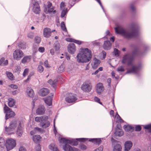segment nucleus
Masks as SVG:
<instances>
[{
    "label": "nucleus",
    "mask_w": 151,
    "mask_h": 151,
    "mask_svg": "<svg viewBox=\"0 0 151 151\" xmlns=\"http://www.w3.org/2000/svg\"><path fill=\"white\" fill-rule=\"evenodd\" d=\"M115 117H116V122L118 123H123L124 121L118 114L117 112L116 113Z\"/></svg>",
    "instance_id": "obj_35"
},
{
    "label": "nucleus",
    "mask_w": 151,
    "mask_h": 151,
    "mask_svg": "<svg viewBox=\"0 0 151 151\" xmlns=\"http://www.w3.org/2000/svg\"><path fill=\"white\" fill-rule=\"evenodd\" d=\"M53 96V95H52L51 96H49L43 98V100L45 103L49 106H51L52 104V96Z\"/></svg>",
    "instance_id": "obj_22"
},
{
    "label": "nucleus",
    "mask_w": 151,
    "mask_h": 151,
    "mask_svg": "<svg viewBox=\"0 0 151 151\" xmlns=\"http://www.w3.org/2000/svg\"><path fill=\"white\" fill-rule=\"evenodd\" d=\"M38 50L40 52H43L45 51V48L44 47H40Z\"/></svg>",
    "instance_id": "obj_59"
},
{
    "label": "nucleus",
    "mask_w": 151,
    "mask_h": 151,
    "mask_svg": "<svg viewBox=\"0 0 151 151\" xmlns=\"http://www.w3.org/2000/svg\"><path fill=\"white\" fill-rule=\"evenodd\" d=\"M123 128L125 131L129 132H131L134 130V128L133 127L128 125H124Z\"/></svg>",
    "instance_id": "obj_23"
},
{
    "label": "nucleus",
    "mask_w": 151,
    "mask_h": 151,
    "mask_svg": "<svg viewBox=\"0 0 151 151\" xmlns=\"http://www.w3.org/2000/svg\"><path fill=\"white\" fill-rule=\"evenodd\" d=\"M67 13V10L66 9H64L61 12V17H65V15Z\"/></svg>",
    "instance_id": "obj_50"
},
{
    "label": "nucleus",
    "mask_w": 151,
    "mask_h": 151,
    "mask_svg": "<svg viewBox=\"0 0 151 151\" xmlns=\"http://www.w3.org/2000/svg\"><path fill=\"white\" fill-rule=\"evenodd\" d=\"M94 100L95 101H96L99 103V104H100L101 105L102 104V103L100 101V99L98 98L97 97H95L94 98Z\"/></svg>",
    "instance_id": "obj_54"
},
{
    "label": "nucleus",
    "mask_w": 151,
    "mask_h": 151,
    "mask_svg": "<svg viewBox=\"0 0 151 151\" xmlns=\"http://www.w3.org/2000/svg\"><path fill=\"white\" fill-rule=\"evenodd\" d=\"M8 106L10 107H12L14 106L15 103V101L12 98H10L8 99Z\"/></svg>",
    "instance_id": "obj_33"
},
{
    "label": "nucleus",
    "mask_w": 151,
    "mask_h": 151,
    "mask_svg": "<svg viewBox=\"0 0 151 151\" xmlns=\"http://www.w3.org/2000/svg\"><path fill=\"white\" fill-rule=\"evenodd\" d=\"M54 8L53 7H50L48 8V12L49 13H51L53 12L54 14H55V13L56 11L55 10H54Z\"/></svg>",
    "instance_id": "obj_46"
},
{
    "label": "nucleus",
    "mask_w": 151,
    "mask_h": 151,
    "mask_svg": "<svg viewBox=\"0 0 151 151\" xmlns=\"http://www.w3.org/2000/svg\"><path fill=\"white\" fill-rule=\"evenodd\" d=\"M17 125V123L16 120H13L10 122L8 127H5V131L8 132H10L14 129Z\"/></svg>",
    "instance_id": "obj_8"
},
{
    "label": "nucleus",
    "mask_w": 151,
    "mask_h": 151,
    "mask_svg": "<svg viewBox=\"0 0 151 151\" xmlns=\"http://www.w3.org/2000/svg\"><path fill=\"white\" fill-rule=\"evenodd\" d=\"M115 29L116 33L121 35L126 38H130L134 37H137L139 35L137 28L136 26L132 28V31L131 32L125 31L122 27L120 26L116 27Z\"/></svg>",
    "instance_id": "obj_2"
},
{
    "label": "nucleus",
    "mask_w": 151,
    "mask_h": 151,
    "mask_svg": "<svg viewBox=\"0 0 151 151\" xmlns=\"http://www.w3.org/2000/svg\"><path fill=\"white\" fill-rule=\"evenodd\" d=\"M4 113L6 114V119L10 117H13L15 115V113L13 111H10V109L5 104L4 105Z\"/></svg>",
    "instance_id": "obj_7"
},
{
    "label": "nucleus",
    "mask_w": 151,
    "mask_h": 151,
    "mask_svg": "<svg viewBox=\"0 0 151 151\" xmlns=\"http://www.w3.org/2000/svg\"><path fill=\"white\" fill-rule=\"evenodd\" d=\"M34 129L36 132L37 131L38 132H41L42 130V129L41 128L38 127H35L34 128Z\"/></svg>",
    "instance_id": "obj_60"
},
{
    "label": "nucleus",
    "mask_w": 151,
    "mask_h": 151,
    "mask_svg": "<svg viewBox=\"0 0 151 151\" xmlns=\"http://www.w3.org/2000/svg\"><path fill=\"white\" fill-rule=\"evenodd\" d=\"M133 55L130 53H128L124 55L122 60L123 64H127L128 65H132L134 60V56L137 55L138 54V51L137 49L133 50L132 52Z\"/></svg>",
    "instance_id": "obj_3"
},
{
    "label": "nucleus",
    "mask_w": 151,
    "mask_h": 151,
    "mask_svg": "<svg viewBox=\"0 0 151 151\" xmlns=\"http://www.w3.org/2000/svg\"><path fill=\"white\" fill-rule=\"evenodd\" d=\"M66 40L68 42H73L74 39L70 38H67L66 39Z\"/></svg>",
    "instance_id": "obj_61"
},
{
    "label": "nucleus",
    "mask_w": 151,
    "mask_h": 151,
    "mask_svg": "<svg viewBox=\"0 0 151 151\" xmlns=\"http://www.w3.org/2000/svg\"><path fill=\"white\" fill-rule=\"evenodd\" d=\"M115 134L117 136H121L124 134V132L122 129L117 127L116 128Z\"/></svg>",
    "instance_id": "obj_26"
},
{
    "label": "nucleus",
    "mask_w": 151,
    "mask_h": 151,
    "mask_svg": "<svg viewBox=\"0 0 151 151\" xmlns=\"http://www.w3.org/2000/svg\"><path fill=\"white\" fill-rule=\"evenodd\" d=\"M5 142L4 139L1 138H0V146H2L5 144Z\"/></svg>",
    "instance_id": "obj_47"
},
{
    "label": "nucleus",
    "mask_w": 151,
    "mask_h": 151,
    "mask_svg": "<svg viewBox=\"0 0 151 151\" xmlns=\"http://www.w3.org/2000/svg\"><path fill=\"white\" fill-rule=\"evenodd\" d=\"M135 131H139L141 129V127L139 125H137L135 127Z\"/></svg>",
    "instance_id": "obj_57"
},
{
    "label": "nucleus",
    "mask_w": 151,
    "mask_h": 151,
    "mask_svg": "<svg viewBox=\"0 0 151 151\" xmlns=\"http://www.w3.org/2000/svg\"><path fill=\"white\" fill-rule=\"evenodd\" d=\"M103 149V146H101L97 149L94 150L93 151H102Z\"/></svg>",
    "instance_id": "obj_52"
},
{
    "label": "nucleus",
    "mask_w": 151,
    "mask_h": 151,
    "mask_svg": "<svg viewBox=\"0 0 151 151\" xmlns=\"http://www.w3.org/2000/svg\"><path fill=\"white\" fill-rule=\"evenodd\" d=\"M19 151H26V150L23 147H21L19 149Z\"/></svg>",
    "instance_id": "obj_64"
},
{
    "label": "nucleus",
    "mask_w": 151,
    "mask_h": 151,
    "mask_svg": "<svg viewBox=\"0 0 151 151\" xmlns=\"http://www.w3.org/2000/svg\"><path fill=\"white\" fill-rule=\"evenodd\" d=\"M59 141L60 143H68L73 146H76L78 144L77 141L73 139H68L65 138H61L59 139Z\"/></svg>",
    "instance_id": "obj_6"
},
{
    "label": "nucleus",
    "mask_w": 151,
    "mask_h": 151,
    "mask_svg": "<svg viewBox=\"0 0 151 151\" xmlns=\"http://www.w3.org/2000/svg\"><path fill=\"white\" fill-rule=\"evenodd\" d=\"M76 140L80 142H84L86 141H87L88 140V139L85 138H81L77 139Z\"/></svg>",
    "instance_id": "obj_51"
},
{
    "label": "nucleus",
    "mask_w": 151,
    "mask_h": 151,
    "mask_svg": "<svg viewBox=\"0 0 151 151\" xmlns=\"http://www.w3.org/2000/svg\"><path fill=\"white\" fill-rule=\"evenodd\" d=\"M50 125V122L48 120L44 122L43 123L40 124V127H42L43 128H46L48 127Z\"/></svg>",
    "instance_id": "obj_31"
},
{
    "label": "nucleus",
    "mask_w": 151,
    "mask_h": 151,
    "mask_svg": "<svg viewBox=\"0 0 151 151\" xmlns=\"http://www.w3.org/2000/svg\"><path fill=\"white\" fill-rule=\"evenodd\" d=\"M73 42L75 43L78 45H81L82 43V42L80 40H76L74 39Z\"/></svg>",
    "instance_id": "obj_56"
},
{
    "label": "nucleus",
    "mask_w": 151,
    "mask_h": 151,
    "mask_svg": "<svg viewBox=\"0 0 151 151\" xmlns=\"http://www.w3.org/2000/svg\"><path fill=\"white\" fill-rule=\"evenodd\" d=\"M89 141L93 143L94 144L98 145L100 144L101 142V140L100 138L90 139Z\"/></svg>",
    "instance_id": "obj_27"
},
{
    "label": "nucleus",
    "mask_w": 151,
    "mask_h": 151,
    "mask_svg": "<svg viewBox=\"0 0 151 151\" xmlns=\"http://www.w3.org/2000/svg\"><path fill=\"white\" fill-rule=\"evenodd\" d=\"M41 139V137L39 135H35L33 137V140L36 143L39 142Z\"/></svg>",
    "instance_id": "obj_30"
},
{
    "label": "nucleus",
    "mask_w": 151,
    "mask_h": 151,
    "mask_svg": "<svg viewBox=\"0 0 151 151\" xmlns=\"http://www.w3.org/2000/svg\"><path fill=\"white\" fill-rule=\"evenodd\" d=\"M45 111V109L43 106H40L37 109L36 113L37 115H43L44 114Z\"/></svg>",
    "instance_id": "obj_19"
},
{
    "label": "nucleus",
    "mask_w": 151,
    "mask_h": 151,
    "mask_svg": "<svg viewBox=\"0 0 151 151\" xmlns=\"http://www.w3.org/2000/svg\"><path fill=\"white\" fill-rule=\"evenodd\" d=\"M114 52L115 56H118L119 55L120 52L117 49L114 48Z\"/></svg>",
    "instance_id": "obj_42"
},
{
    "label": "nucleus",
    "mask_w": 151,
    "mask_h": 151,
    "mask_svg": "<svg viewBox=\"0 0 151 151\" xmlns=\"http://www.w3.org/2000/svg\"><path fill=\"white\" fill-rule=\"evenodd\" d=\"M41 38L39 37L36 36L35 37V40L36 43H39L41 41Z\"/></svg>",
    "instance_id": "obj_44"
},
{
    "label": "nucleus",
    "mask_w": 151,
    "mask_h": 151,
    "mask_svg": "<svg viewBox=\"0 0 151 151\" xmlns=\"http://www.w3.org/2000/svg\"><path fill=\"white\" fill-rule=\"evenodd\" d=\"M23 133V128L21 126V122L19 123L17 134L19 136H21Z\"/></svg>",
    "instance_id": "obj_25"
},
{
    "label": "nucleus",
    "mask_w": 151,
    "mask_h": 151,
    "mask_svg": "<svg viewBox=\"0 0 151 151\" xmlns=\"http://www.w3.org/2000/svg\"><path fill=\"white\" fill-rule=\"evenodd\" d=\"M6 74L8 78L11 80H14V77L13 74L10 72H6Z\"/></svg>",
    "instance_id": "obj_38"
},
{
    "label": "nucleus",
    "mask_w": 151,
    "mask_h": 151,
    "mask_svg": "<svg viewBox=\"0 0 151 151\" xmlns=\"http://www.w3.org/2000/svg\"><path fill=\"white\" fill-rule=\"evenodd\" d=\"M80 148L81 150H84L86 149L87 147L85 145L82 144L80 145Z\"/></svg>",
    "instance_id": "obj_48"
},
{
    "label": "nucleus",
    "mask_w": 151,
    "mask_h": 151,
    "mask_svg": "<svg viewBox=\"0 0 151 151\" xmlns=\"http://www.w3.org/2000/svg\"><path fill=\"white\" fill-rule=\"evenodd\" d=\"M49 148L53 151H59L57 147L53 144H51L49 146Z\"/></svg>",
    "instance_id": "obj_34"
},
{
    "label": "nucleus",
    "mask_w": 151,
    "mask_h": 151,
    "mask_svg": "<svg viewBox=\"0 0 151 151\" xmlns=\"http://www.w3.org/2000/svg\"><path fill=\"white\" fill-rule=\"evenodd\" d=\"M49 93V90L47 88H43L40 90L39 92V94L41 96H44L47 95Z\"/></svg>",
    "instance_id": "obj_20"
},
{
    "label": "nucleus",
    "mask_w": 151,
    "mask_h": 151,
    "mask_svg": "<svg viewBox=\"0 0 151 151\" xmlns=\"http://www.w3.org/2000/svg\"><path fill=\"white\" fill-rule=\"evenodd\" d=\"M22 52L20 50H16L13 53V57L14 59L19 60L23 56Z\"/></svg>",
    "instance_id": "obj_10"
},
{
    "label": "nucleus",
    "mask_w": 151,
    "mask_h": 151,
    "mask_svg": "<svg viewBox=\"0 0 151 151\" xmlns=\"http://www.w3.org/2000/svg\"><path fill=\"white\" fill-rule=\"evenodd\" d=\"M107 82L108 83V86L110 87V84L111 82V78H108L107 80Z\"/></svg>",
    "instance_id": "obj_58"
},
{
    "label": "nucleus",
    "mask_w": 151,
    "mask_h": 151,
    "mask_svg": "<svg viewBox=\"0 0 151 151\" xmlns=\"http://www.w3.org/2000/svg\"><path fill=\"white\" fill-rule=\"evenodd\" d=\"M63 149L65 151H79L78 149L76 148H73L68 145V143H63Z\"/></svg>",
    "instance_id": "obj_14"
},
{
    "label": "nucleus",
    "mask_w": 151,
    "mask_h": 151,
    "mask_svg": "<svg viewBox=\"0 0 151 151\" xmlns=\"http://www.w3.org/2000/svg\"><path fill=\"white\" fill-rule=\"evenodd\" d=\"M29 69L27 68H25L23 73V76L24 77L26 76L28 74L29 72Z\"/></svg>",
    "instance_id": "obj_45"
},
{
    "label": "nucleus",
    "mask_w": 151,
    "mask_h": 151,
    "mask_svg": "<svg viewBox=\"0 0 151 151\" xmlns=\"http://www.w3.org/2000/svg\"><path fill=\"white\" fill-rule=\"evenodd\" d=\"M68 52L71 54H74L76 51V47L75 44L73 43H70L67 46Z\"/></svg>",
    "instance_id": "obj_13"
},
{
    "label": "nucleus",
    "mask_w": 151,
    "mask_h": 151,
    "mask_svg": "<svg viewBox=\"0 0 151 151\" xmlns=\"http://www.w3.org/2000/svg\"><path fill=\"white\" fill-rule=\"evenodd\" d=\"M111 44L109 41H106L104 42L103 47L105 50H110L111 48Z\"/></svg>",
    "instance_id": "obj_21"
},
{
    "label": "nucleus",
    "mask_w": 151,
    "mask_h": 151,
    "mask_svg": "<svg viewBox=\"0 0 151 151\" xmlns=\"http://www.w3.org/2000/svg\"><path fill=\"white\" fill-rule=\"evenodd\" d=\"M132 142L130 141H127L125 142V151H128L132 147Z\"/></svg>",
    "instance_id": "obj_24"
},
{
    "label": "nucleus",
    "mask_w": 151,
    "mask_h": 151,
    "mask_svg": "<svg viewBox=\"0 0 151 151\" xmlns=\"http://www.w3.org/2000/svg\"><path fill=\"white\" fill-rule=\"evenodd\" d=\"M100 63V60L96 58H94L91 64L92 67L94 69L96 68Z\"/></svg>",
    "instance_id": "obj_18"
},
{
    "label": "nucleus",
    "mask_w": 151,
    "mask_h": 151,
    "mask_svg": "<svg viewBox=\"0 0 151 151\" xmlns=\"http://www.w3.org/2000/svg\"><path fill=\"white\" fill-rule=\"evenodd\" d=\"M52 32L50 28L48 27L45 28L43 30V35L44 37L46 38L50 37L51 36Z\"/></svg>",
    "instance_id": "obj_16"
},
{
    "label": "nucleus",
    "mask_w": 151,
    "mask_h": 151,
    "mask_svg": "<svg viewBox=\"0 0 151 151\" xmlns=\"http://www.w3.org/2000/svg\"><path fill=\"white\" fill-rule=\"evenodd\" d=\"M9 86L11 88L14 89H17L18 88L17 86L14 84H11Z\"/></svg>",
    "instance_id": "obj_62"
},
{
    "label": "nucleus",
    "mask_w": 151,
    "mask_h": 151,
    "mask_svg": "<svg viewBox=\"0 0 151 151\" xmlns=\"http://www.w3.org/2000/svg\"><path fill=\"white\" fill-rule=\"evenodd\" d=\"M61 27L62 29L64 32H67V30L65 25L63 22H62L61 24Z\"/></svg>",
    "instance_id": "obj_40"
},
{
    "label": "nucleus",
    "mask_w": 151,
    "mask_h": 151,
    "mask_svg": "<svg viewBox=\"0 0 151 151\" xmlns=\"http://www.w3.org/2000/svg\"><path fill=\"white\" fill-rule=\"evenodd\" d=\"M44 69L43 67L41 65H39L37 68V70L40 73H42Z\"/></svg>",
    "instance_id": "obj_39"
},
{
    "label": "nucleus",
    "mask_w": 151,
    "mask_h": 151,
    "mask_svg": "<svg viewBox=\"0 0 151 151\" xmlns=\"http://www.w3.org/2000/svg\"><path fill=\"white\" fill-rule=\"evenodd\" d=\"M28 95L30 97H32L34 95V92L33 89L31 88L28 87L27 90Z\"/></svg>",
    "instance_id": "obj_28"
},
{
    "label": "nucleus",
    "mask_w": 151,
    "mask_h": 151,
    "mask_svg": "<svg viewBox=\"0 0 151 151\" xmlns=\"http://www.w3.org/2000/svg\"><path fill=\"white\" fill-rule=\"evenodd\" d=\"M44 65L46 68H50V66L48 64V62L47 60L45 61L44 62Z\"/></svg>",
    "instance_id": "obj_55"
},
{
    "label": "nucleus",
    "mask_w": 151,
    "mask_h": 151,
    "mask_svg": "<svg viewBox=\"0 0 151 151\" xmlns=\"http://www.w3.org/2000/svg\"><path fill=\"white\" fill-rule=\"evenodd\" d=\"M117 71H118L123 72L124 71V69L123 67L121 66L117 68Z\"/></svg>",
    "instance_id": "obj_53"
},
{
    "label": "nucleus",
    "mask_w": 151,
    "mask_h": 151,
    "mask_svg": "<svg viewBox=\"0 0 151 151\" xmlns=\"http://www.w3.org/2000/svg\"><path fill=\"white\" fill-rule=\"evenodd\" d=\"M92 88V85L90 81H86L81 86V90L83 91L86 92H90Z\"/></svg>",
    "instance_id": "obj_5"
},
{
    "label": "nucleus",
    "mask_w": 151,
    "mask_h": 151,
    "mask_svg": "<svg viewBox=\"0 0 151 151\" xmlns=\"http://www.w3.org/2000/svg\"><path fill=\"white\" fill-rule=\"evenodd\" d=\"M16 145V141L12 138L7 139L6 141L5 146L7 150L9 151L13 149Z\"/></svg>",
    "instance_id": "obj_4"
},
{
    "label": "nucleus",
    "mask_w": 151,
    "mask_h": 151,
    "mask_svg": "<svg viewBox=\"0 0 151 151\" xmlns=\"http://www.w3.org/2000/svg\"><path fill=\"white\" fill-rule=\"evenodd\" d=\"M77 100L75 95L70 93L67 94V96L65 98L66 102L70 103L75 102Z\"/></svg>",
    "instance_id": "obj_9"
},
{
    "label": "nucleus",
    "mask_w": 151,
    "mask_h": 151,
    "mask_svg": "<svg viewBox=\"0 0 151 151\" xmlns=\"http://www.w3.org/2000/svg\"><path fill=\"white\" fill-rule=\"evenodd\" d=\"M27 37L29 38L32 39L33 37V35L32 33H30L28 35Z\"/></svg>",
    "instance_id": "obj_63"
},
{
    "label": "nucleus",
    "mask_w": 151,
    "mask_h": 151,
    "mask_svg": "<svg viewBox=\"0 0 151 151\" xmlns=\"http://www.w3.org/2000/svg\"><path fill=\"white\" fill-rule=\"evenodd\" d=\"M48 117L47 116L44 115L41 116H37L35 118V121L38 122H40V125L43 123L44 122L48 120Z\"/></svg>",
    "instance_id": "obj_11"
},
{
    "label": "nucleus",
    "mask_w": 151,
    "mask_h": 151,
    "mask_svg": "<svg viewBox=\"0 0 151 151\" xmlns=\"http://www.w3.org/2000/svg\"><path fill=\"white\" fill-rule=\"evenodd\" d=\"M145 129L149 130V132H151V124L145 126L144 127Z\"/></svg>",
    "instance_id": "obj_49"
},
{
    "label": "nucleus",
    "mask_w": 151,
    "mask_h": 151,
    "mask_svg": "<svg viewBox=\"0 0 151 151\" xmlns=\"http://www.w3.org/2000/svg\"><path fill=\"white\" fill-rule=\"evenodd\" d=\"M60 46L58 41H56L53 45V48L55 51H59L60 48Z\"/></svg>",
    "instance_id": "obj_29"
},
{
    "label": "nucleus",
    "mask_w": 151,
    "mask_h": 151,
    "mask_svg": "<svg viewBox=\"0 0 151 151\" xmlns=\"http://www.w3.org/2000/svg\"><path fill=\"white\" fill-rule=\"evenodd\" d=\"M31 56H30L25 57L22 59V62L23 63H25L26 62H29Z\"/></svg>",
    "instance_id": "obj_36"
},
{
    "label": "nucleus",
    "mask_w": 151,
    "mask_h": 151,
    "mask_svg": "<svg viewBox=\"0 0 151 151\" xmlns=\"http://www.w3.org/2000/svg\"><path fill=\"white\" fill-rule=\"evenodd\" d=\"M122 147L119 144L115 145L113 149V151H121Z\"/></svg>",
    "instance_id": "obj_37"
},
{
    "label": "nucleus",
    "mask_w": 151,
    "mask_h": 151,
    "mask_svg": "<svg viewBox=\"0 0 151 151\" xmlns=\"http://www.w3.org/2000/svg\"><path fill=\"white\" fill-rule=\"evenodd\" d=\"M18 47L21 49H24L26 48V45L23 43H21L18 45Z\"/></svg>",
    "instance_id": "obj_41"
},
{
    "label": "nucleus",
    "mask_w": 151,
    "mask_h": 151,
    "mask_svg": "<svg viewBox=\"0 0 151 151\" xmlns=\"http://www.w3.org/2000/svg\"><path fill=\"white\" fill-rule=\"evenodd\" d=\"M57 81V80H55L53 81H52V80L50 79L48 81V83L51 85L54 88H55L56 86V83Z\"/></svg>",
    "instance_id": "obj_32"
},
{
    "label": "nucleus",
    "mask_w": 151,
    "mask_h": 151,
    "mask_svg": "<svg viewBox=\"0 0 151 151\" xmlns=\"http://www.w3.org/2000/svg\"><path fill=\"white\" fill-rule=\"evenodd\" d=\"M64 70V67L63 65H61L58 68V73H61Z\"/></svg>",
    "instance_id": "obj_43"
},
{
    "label": "nucleus",
    "mask_w": 151,
    "mask_h": 151,
    "mask_svg": "<svg viewBox=\"0 0 151 151\" xmlns=\"http://www.w3.org/2000/svg\"><path fill=\"white\" fill-rule=\"evenodd\" d=\"M91 58V51L87 48H82L78 54L76 60L79 63H84L89 62Z\"/></svg>",
    "instance_id": "obj_1"
},
{
    "label": "nucleus",
    "mask_w": 151,
    "mask_h": 151,
    "mask_svg": "<svg viewBox=\"0 0 151 151\" xmlns=\"http://www.w3.org/2000/svg\"><path fill=\"white\" fill-rule=\"evenodd\" d=\"M104 90V87L103 84L101 83H99L96 86V91L97 93L99 94H101Z\"/></svg>",
    "instance_id": "obj_17"
},
{
    "label": "nucleus",
    "mask_w": 151,
    "mask_h": 151,
    "mask_svg": "<svg viewBox=\"0 0 151 151\" xmlns=\"http://www.w3.org/2000/svg\"><path fill=\"white\" fill-rule=\"evenodd\" d=\"M140 66L139 65L135 66L132 65V68L128 70L127 72V73H137L139 70Z\"/></svg>",
    "instance_id": "obj_15"
},
{
    "label": "nucleus",
    "mask_w": 151,
    "mask_h": 151,
    "mask_svg": "<svg viewBox=\"0 0 151 151\" xmlns=\"http://www.w3.org/2000/svg\"><path fill=\"white\" fill-rule=\"evenodd\" d=\"M32 3L33 4L32 10L33 12L36 14L40 13V6L39 4L37 2H33V0H32Z\"/></svg>",
    "instance_id": "obj_12"
}]
</instances>
